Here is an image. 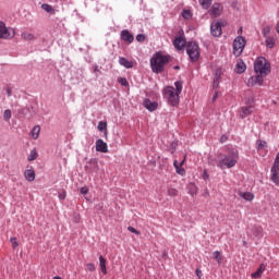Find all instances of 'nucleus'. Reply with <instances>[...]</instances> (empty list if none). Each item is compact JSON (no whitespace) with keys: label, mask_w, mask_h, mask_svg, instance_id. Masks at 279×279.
Segmentation results:
<instances>
[{"label":"nucleus","mask_w":279,"mask_h":279,"mask_svg":"<svg viewBox=\"0 0 279 279\" xmlns=\"http://www.w3.org/2000/svg\"><path fill=\"white\" fill-rule=\"evenodd\" d=\"M174 86H168L163 90V96L170 106H178L180 104V95L182 94V82L177 81Z\"/></svg>","instance_id":"obj_1"},{"label":"nucleus","mask_w":279,"mask_h":279,"mask_svg":"<svg viewBox=\"0 0 279 279\" xmlns=\"http://www.w3.org/2000/svg\"><path fill=\"white\" fill-rule=\"evenodd\" d=\"M169 62H171V56L157 52L150 59V69L153 73H162Z\"/></svg>","instance_id":"obj_2"},{"label":"nucleus","mask_w":279,"mask_h":279,"mask_svg":"<svg viewBox=\"0 0 279 279\" xmlns=\"http://www.w3.org/2000/svg\"><path fill=\"white\" fill-rule=\"evenodd\" d=\"M236 162H239V151L236 150H232L229 155L218 156L219 169H232V167H236Z\"/></svg>","instance_id":"obj_3"},{"label":"nucleus","mask_w":279,"mask_h":279,"mask_svg":"<svg viewBox=\"0 0 279 279\" xmlns=\"http://www.w3.org/2000/svg\"><path fill=\"white\" fill-rule=\"evenodd\" d=\"M254 71L257 74L267 76L269 73H271V65L269 64V61L265 59V57H259L255 60Z\"/></svg>","instance_id":"obj_4"},{"label":"nucleus","mask_w":279,"mask_h":279,"mask_svg":"<svg viewBox=\"0 0 279 279\" xmlns=\"http://www.w3.org/2000/svg\"><path fill=\"white\" fill-rule=\"evenodd\" d=\"M186 53L191 62H197L199 60V45L195 41H191L186 46Z\"/></svg>","instance_id":"obj_5"},{"label":"nucleus","mask_w":279,"mask_h":279,"mask_svg":"<svg viewBox=\"0 0 279 279\" xmlns=\"http://www.w3.org/2000/svg\"><path fill=\"white\" fill-rule=\"evenodd\" d=\"M243 49H245V39L243 38V36H238L233 40V54L235 56V58H239V56L243 53Z\"/></svg>","instance_id":"obj_6"},{"label":"nucleus","mask_w":279,"mask_h":279,"mask_svg":"<svg viewBox=\"0 0 279 279\" xmlns=\"http://www.w3.org/2000/svg\"><path fill=\"white\" fill-rule=\"evenodd\" d=\"M14 28L5 27V23L0 22V38L3 40H8L10 38H14Z\"/></svg>","instance_id":"obj_7"},{"label":"nucleus","mask_w":279,"mask_h":279,"mask_svg":"<svg viewBox=\"0 0 279 279\" xmlns=\"http://www.w3.org/2000/svg\"><path fill=\"white\" fill-rule=\"evenodd\" d=\"M209 15L213 19H217L219 17L221 14H223V5H221V3L216 2L211 5V8L208 11Z\"/></svg>","instance_id":"obj_8"},{"label":"nucleus","mask_w":279,"mask_h":279,"mask_svg":"<svg viewBox=\"0 0 279 279\" xmlns=\"http://www.w3.org/2000/svg\"><path fill=\"white\" fill-rule=\"evenodd\" d=\"M210 33L215 38H219L223 34L220 22H213L210 25Z\"/></svg>","instance_id":"obj_9"},{"label":"nucleus","mask_w":279,"mask_h":279,"mask_svg":"<svg viewBox=\"0 0 279 279\" xmlns=\"http://www.w3.org/2000/svg\"><path fill=\"white\" fill-rule=\"evenodd\" d=\"M265 75L256 73L255 76L248 78V86H263Z\"/></svg>","instance_id":"obj_10"},{"label":"nucleus","mask_w":279,"mask_h":279,"mask_svg":"<svg viewBox=\"0 0 279 279\" xmlns=\"http://www.w3.org/2000/svg\"><path fill=\"white\" fill-rule=\"evenodd\" d=\"M174 48L178 49V51H182L184 47H186V39H184L182 36L175 37L173 40Z\"/></svg>","instance_id":"obj_11"},{"label":"nucleus","mask_w":279,"mask_h":279,"mask_svg":"<svg viewBox=\"0 0 279 279\" xmlns=\"http://www.w3.org/2000/svg\"><path fill=\"white\" fill-rule=\"evenodd\" d=\"M96 151L108 154V144L104 140L96 141Z\"/></svg>","instance_id":"obj_12"},{"label":"nucleus","mask_w":279,"mask_h":279,"mask_svg":"<svg viewBox=\"0 0 279 279\" xmlns=\"http://www.w3.org/2000/svg\"><path fill=\"white\" fill-rule=\"evenodd\" d=\"M121 38L122 40H124V43H129V44L134 43V35H132L128 29H124L121 32Z\"/></svg>","instance_id":"obj_13"},{"label":"nucleus","mask_w":279,"mask_h":279,"mask_svg":"<svg viewBox=\"0 0 279 279\" xmlns=\"http://www.w3.org/2000/svg\"><path fill=\"white\" fill-rule=\"evenodd\" d=\"M144 107L146 110H149V112H154V110L158 109V102L151 101L149 99L144 100Z\"/></svg>","instance_id":"obj_14"},{"label":"nucleus","mask_w":279,"mask_h":279,"mask_svg":"<svg viewBox=\"0 0 279 279\" xmlns=\"http://www.w3.org/2000/svg\"><path fill=\"white\" fill-rule=\"evenodd\" d=\"M254 112V107L248 106V107H242L240 109V117L241 119H246V117H250Z\"/></svg>","instance_id":"obj_15"},{"label":"nucleus","mask_w":279,"mask_h":279,"mask_svg":"<svg viewBox=\"0 0 279 279\" xmlns=\"http://www.w3.org/2000/svg\"><path fill=\"white\" fill-rule=\"evenodd\" d=\"M270 173H271V177H270L271 182H274L276 186H279V168H271Z\"/></svg>","instance_id":"obj_16"},{"label":"nucleus","mask_w":279,"mask_h":279,"mask_svg":"<svg viewBox=\"0 0 279 279\" xmlns=\"http://www.w3.org/2000/svg\"><path fill=\"white\" fill-rule=\"evenodd\" d=\"M24 178L27 180V182H34V180H36V171H34V169L25 170Z\"/></svg>","instance_id":"obj_17"},{"label":"nucleus","mask_w":279,"mask_h":279,"mask_svg":"<svg viewBox=\"0 0 279 279\" xmlns=\"http://www.w3.org/2000/svg\"><path fill=\"white\" fill-rule=\"evenodd\" d=\"M108 260L105 258L104 255L99 256V266H100V271L104 274V276L108 275V269L106 268Z\"/></svg>","instance_id":"obj_18"},{"label":"nucleus","mask_w":279,"mask_h":279,"mask_svg":"<svg viewBox=\"0 0 279 279\" xmlns=\"http://www.w3.org/2000/svg\"><path fill=\"white\" fill-rule=\"evenodd\" d=\"M247 69V65H245V62L243 60L239 59L235 64V73H245V70Z\"/></svg>","instance_id":"obj_19"},{"label":"nucleus","mask_w":279,"mask_h":279,"mask_svg":"<svg viewBox=\"0 0 279 279\" xmlns=\"http://www.w3.org/2000/svg\"><path fill=\"white\" fill-rule=\"evenodd\" d=\"M119 62L121 64V66H124L125 69H134V62L121 57L119 59Z\"/></svg>","instance_id":"obj_20"},{"label":"nucleus","mask_w":279,"mask_h":279,"mask_svg":"<svg viewBox=\"0 0 279 279\" xmlns=\"http://www.w3.org/2000/svg\"><path fill=\"white\" fill-rule=\"evenodd\" d=\"M239 196L245 199V202L254 201V194L252 192H239Z\"/></svg>","instance_id":"obj_21"},{"label":"nucleus","mask_w":279,"mask_h":279,"mask_svg":"<svg viewBox=\"0 0 279 279\" xmlns=\"http://www.w3.org/2000/svg\"><path fill=\"white\" fill-rule=\"evenodd\" d=\"M31 136L34 141H38V137L40 136V125H35L31 131Z\"/></svg>","instance_id":"obj_22"},{"label":"nucleus","mask_w":279,"mask_h":279,"mask_svg":"<svg viewBox=\"0 0 279 279\" xmlns=\"http://www.w3.org/2000/svg\"><path fill=\"white\" fill-rule=\"evenodd\" d=\"M266 40V47H268V49H274V47H276V38L274 37H265Z\"/></svg>","instance_id":"obj_23"},{"label":"nucleus","mask_w":279,"mask_h":279,"mask_svg":"<svg viewBox=\"0 0 279 279\" xmlns=\"http://www.w3.org/2000/svg\"><path fill=\"white\" fill-rule=\"evenodd\" d=\"M253 234L257 238V239H262L263 236V227L260 226H256L253 228Z\"/></svg>","instance_id":"obj_24"},{"label":"nucleus","mask_w":279,"mask_h":279,"mask_svg":"<svg viewBox=\"0 0 279 279\" xmlns=\"http://www.w3.org/2000/svg\"><path fill=\"white\" fill-rule=\"evenodd\" d=\"M97 128L99 132H105V134H108V122L100 121Z\"/></svg>","instance_id":"obj_25"},{"label":"nucleus","mask_w":279,"mask_h":279,"mask_svg":"<svg viewBox=\"0 0 279 279\" xmlns=\"http://www.w3.org/2000/svg\"><path fill=\"white\" fill-rule=\"evenodd\" d=\"M198 3L204 8V10H208V8L213 5V0H198Z\"/></svg>","instance_id":"obj_26"},{"label":"nucleus","mask_w":279,"mask_h":279,"mask_svg":"<svg viewBox=\"0 0 279 279\" xmlns=\"http://www.w3.org/2000/svg\"><path fill=\"white\" fill-rule=\"evenodd\" d=\"M213 256H214L215 260L218 263V265H221V263L223 260V256L221 255V252L215 251L213 253Z\"/></svg>","instance_id":"obj_27"},{"label":"nucleus","mask_w":279,"mask_h":279,"mask_svg":"<svg viewBox=\"0 0 279 279\" xmlns=\"http://www.w3.org/2000/svg\"><path fill=\"white\" fill-rule=\"evenodd\" d=\"M263 271H265V266L260 265L259 268L252 274V278H260V276H263Z\"/></svg>","instance_id":"obj_28"},{"label":"nucleus","mask_w":279,"mask_h":279,"mask_svg":"<svg viewBox=\"0 0 279 279\" xmlns=\"http://www.w3.org/2000/svg\"><path fill=\"white\" fill-rule=\"evenodd\" d=\"M36 158H38V153L36 151V149L31 150L27 160L28 162H34V160H36Z\"/></svg>","instance_id":"obj_29"},{"label":"nucleus","mask_w":279,"mask_h":279,"mask_svg":"<svg viewBox=\"0 0 279 279\" xmlns=\"http://www.w3.org/2000/svg\"><path fill=\"white\" fill-rule=\"evenodd\" d=\"M173 166L175 168L177 173H179V175H184V173H186L184 169L180 170V162H178V160H174Z\"/></svg>","instance_id":"obj_30"},{"label":"nucleus","mask_w":279,"mask_h":279,"mask_svg":"<svg viewBox=\"0 0 279 279\" xmlns=\"http://www.w3.org/2000/svg\"><path fill=\"white\" fill-rule=\"evenodd\" d=\"M41 8L45 10V12H48V14H53V12H56V10H53V7L48 3L41 4Z\"/></svg>","instance_id":"obj_31"},{"label":"nucleus","mask_w":279,"mask_h":279,"mask_svg":"<svg viewBox=\"0 0 279 279\" xmlns=\"http://www.w3.org/2000/svg\"><path fill=\"white\" fill-rule=\"evenodd\" d=\"M182 16L186 21H191V19H193V13L191 12V10H183L182 11Z\"/></svg>","instance_id":"obj_32"},{"label":"nucleus","mask_w":279,"mask_h":279,"mask_svg":"<svg viewBox=\"0 0 279 279\" xmlns=\"http://www.w3.org/2000/svg\"><path fill=\"white\" fill-rule=\"evenodd\" d=\"M262 34L264 36V38H269V34H271V26H265L263 29H262Z\"/></svg>","instance_id":"obj_33"},{"label":"nucleus","mask_w":279,"mask_h":279,"mask_svg":"<svg viewBox=\"0 0 279 279\" xmlns=\"http://www.w3.org/2000/svg\"><path fill=\"white\" fill-rule=\"evenodd\" d=\"M3 119L4 121H10V119H12V111L10 109L4 110Z\"/></svg>","instance_id":"obj_34"},{"label":"nucleus","mask_w":279,"mask_h":279,"mask_svg":"<svg viewBox=\"0 0 279 279\" xmlns=\"http://www.w3.org/2000/svg\"><path fill=\"white\" fill-rule=\"evenodd\" d=\"M22 38H24V40H34V34L25 32L22 34Z\"/></svg>","instance_id":"obj_35"},{"label":"nucleus","mask_w":279,"mask_h":279,"mask_svg":"<svg viewBox=\"0 0 279 279\" xmlns=\"http://www.w3.org/2000/svg\"><path fill=\"white\" fill-rule=\"evenodd\" d=\"M256 145H257V149H265V147H267V142L258 140L256 142Z\"/></svg>","instance_id":"obj_36"},{"label":"nucleus","mask_w":279,"mask_h":279,"mask_svg":"<svg viewBox=\"0 0 279 279\" xmlns=\"http://www.w3.org/2000/svg\"><path fill=\"white\" fill-rule=\"evenodd\" d=\"M168 195H170V197H178V190H175L173 187H169Z\"/></svg>","instance_id":"obj_37"},{"label":"nucleus","mask_w":279,"mask_h":279,"mask_svg":"<svg viewBox=\"0 0 279 279\" xmlns=\"http://www.w3.org/2000/svg\"><path fill=\"white\" fill-rule=\"evenodd\" d=\"M118 82H119V84H121V86H130V83L128 82V78H125V77H119Z\"/></svg>","instance_id":"obj_38"},{"label":"nucleus","mask_w":279,"mask_h":279,"mask_svg":"<svg viewBox=\"0 0 279 279\" xmlns=\"http://www.w3.org/2000/svg\"><path fill=\"white\" fill-rule=\"evenodd\" d=\"M10 243L12 244L13 250H16V247H19V241L16 240V238H11Z\"/></svg>","instance_id":"obj_39"},{"label":"nucleus","mask_w":279,"mask_h":279,"mask_svg":"<svg viewBox=\"0 0 279 279\" xmlns=\"http://www.w3.org/2000/svg\"><path fill=\"white\" fill-rule=\"evenodd\" d=\"M190 189H191V195L197 194V186H195V184L191 183Z\"/></svg>","instance_id":"obj_40"},{"label":"nucleus","mask_w":279,"mask_h":279,"mask_svg":"<svg viewBox=\"0 0 279 279\" xmlns=\"http://www.w3.org/2000/svg\"><path fill=\"white\" fill-rule=\"evenodd\" d=\"M95 269H96L95 264L88 263V264L86 265V270H87V271H95Z\"/></svg>","instance_id":"obj_41"},{"label":"nucleus","mask_w":279,"mask_h":279,"mask_svg":"<svg viewBox=\"0 0 279 279\" xmlns=\"http://www.w3.org/2000/svg\"><path fill=\"white\" fill-rule=\"evenodd\" d=\"M272 168L279 169V153L277 154V156L275 158V162L272 165Z\"/></svg>","instance_id":"obj_42"},{"label":"nucleus","mask_w":279,"mask_h":279,"mask_svg":"<svg viewBox=\"0 0 279 279\" xmlns=\"http://www.w3.org/2000/svg\"><path fill=\"white\" fill-rule=\"evenodd\" d=\"M129 232H132L133 234H141V231L136 230L134 227H128Z\"/></svg>","instance_id":"obj_43"},{"label":"nucleus","mask_w":279,"mask_h":279,"mask_svg":"<svg viewBox=\"0 0 279 279\" xmlns=\"http://www.w3.org/2000/svg\"><path fill=\"white\" fill-rule=\"evenodd\" d=\"M136 40H137V43H145V35L138 34V35L136 36Z\"/></svg>","instance_id":"obj_44"},{"label":"nucleus","mask_w":279,"mask_h":279,"mask_svg":"<svg viewBox=\"0 0 279 279\" xmlns=\"http://www.w3.org/2000/svg\"><path fill=\"white\" fill-rule=\"evenodd\" d=\"M213 88H219V76L214 78Z\"/></svg>","instance_id":"obj_45"},{"label":"nucleus","mask_w":279,"mask_h":279,"mask_svg":"<svg viewBox=\"0 0 279 279\" xmlns=\"http://www.w3.org/2000/svg\"><path fill=\"white\" fill-rule=\"evenodd\" d=\"M210 175L208 174V171L204 170L203 172V180H208Z\"/></svg>","instance_id":"obj_46"},{"label":"nucleus","mask_w":279,"mask_h":279,"mask_svg":"<svg viewBox=\"0 0 279 279\" xmlns=\"http://www.w3.org/2000/svg\"><path fill=\"white\" fill-rule=\"evenodd\" d=\"M81 193L82 195H86L88 193V187H82Z\"/></svg>","instance_id":"obj_47"},{"label":"nucleus","mask_w":279,"mask_h":279,"mask_svg":"<svg viewBox=\"0 0 279 279\" xmlns=\"http://www.w3.org/2000/svg\"><path fill=\"white\" fill-rule=\"evenodd\" d=\"M195 272H196L197 278L202 279V270L199 268H197Z\"/></svg>","instance_id":"obj_48"},{"label":"nucleus","mask_w":279,"mask_h":279,"mask_svg":"<svg viewBox=\"0 0 279 279\" xmlns=\"http://www.w3.org/2000/svg\"><path fill=\"white\" fill-rule=\"evenodd\" d=\"M217 97H219V93H215L214 97H213V101H216L217 100Z\"/></svg>","instance_id":"obj_49"},{"label":"nucleus","mask_w":279,"mask_h":279,"mask_svg":"<svg viewBox=\"0 0 279 279\" xmlns=\"http://www.w3.org/2000/svg\"><path fill=\"white\" fill-rule=\"evenodd\" d=\"M182 165H184V159L180 162L179 171H182V169H184V168H182Z\"/></svg>","instance_id":"obj_50"},{"label":"nucleus","mask_w":279,"mask_h":279,"mask_svg":"<svg viewBox=\"0 0 279 279\" xmlns=\"http://www.w3.org/2000/svg\"><path fill=\"white\" fill-rule=\"evenodd\" d=\"M65 197H66L65 195H62V194L59 195L60 199H64Z\"/></svg>","instance_id":"obj_51"},{"label":"nucleus","mask_w":279,"mask_h":279,"mask_svg":"<svg viewBox=\"0 0 279 279\" xmlns=\"http://www.w3.org/2000/svg\"><path fill=\"white\" fill-rule=\"evenodd\" d=\"M98 208L101 210L104 208V203L99 204Z\"/></svg>","instance_id":"obj_52"},{"label":"nucleus","mask_w":279,"mask_h":279,"mask_svg":"<svg viewBox=\"0 0 279 279\" xmlns=\"http://www.w3.org/2000/svg\"><path fill=\"white\" fill-rule=\"evenodd\" d=\"M52 279H62V277L56 276V277H53Z\"/></svg>","instance_id":"obj_53"},{"label":"nucleus","mask_w":279,"mask_h":279,"mask_svg":"<svg viewBox=\"0 0 279 279\" xmlns=\"http://www.w3.org/2000/svg\"><path fill=\"white\" fill-rule=\"evenodd\" d=\"M174 69L178 71V70H180V66L175 65Z\"/></svg>","instance_id":"obj_54"},{"label":"nucleus","mask_w":279,"mask_h":279,"mask_svg":"<svg viewBox=\"0 0 279 279\" xmlns=\"http://www.w3.org/2000/svg\"><path fill=\"white\" fill-rule=\"evenodd\" d=\"M223 141H225V137L222 136L221 140H220V142L223 143Z\"/></svg>","instance_id":"obj_55"},{"label":"nucleus","mask_w":279,"mask_h":279,"mask_svg":"<svg viewBox=\"0 0 279 279\" xmlns=\"http://www.w3.org/2000/svg\"><path fill=\"white\" fill-rule=\"evenodd\" d=\"M8 95H11V94H10V90H8Z\"/></svg>","instance_id":"obj_56"}]
</instances>
